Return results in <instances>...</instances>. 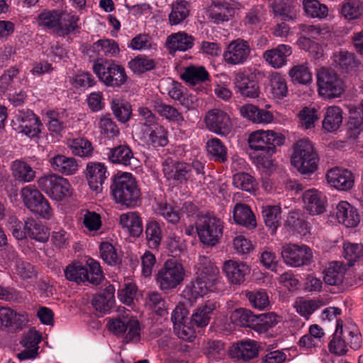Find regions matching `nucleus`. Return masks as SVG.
Returning a JSON list of instances; mask_svg holds the SVG:
<instances>
[{
  "mask_svg": "<svg viewBox=\"0 0 363 363\" xmlns=\"http://www.w3.org/2000/svg\"><path fill=\"white\" fill-rule=\"evenodd\" d=\"M218 268L208 257H200L197 277L195 281L183 290V296L190 302H195L199 297L213 291L218 279Z\"/></svg>",
  "mask_w": 363,
  "mask_h": 363,
  "instance_id": "obj_1",
  "label": "nucleus"
},
{
  "mask_svg": "<svg viewBox=\"0 0 363 363\" xmlns=\"http://www.w3.org/2000/svg\"><path fill=\"white\" fill-rule=\"evenodd\" d=\"M111 192L116 203L127 208H133L140 201V190L137 182L130 173L116 176L111 185Z\"/></svg>",
  "mask_w": 363,
  "mask_h": 363,
  "instance_id": "obj_2",
  "label": "nucleus"
},
{
  "mask_svg": "<svg viewBox=\"0 0 363 363\" xmlns=\"http://www.w3.org/2000/svg\"><path fill=\"white\" fill-rule=\"evenodd\" d=\"M318 162V155L308 138L300 139L294 143L291 163L300 174L311 175L317 170Z\"/></svg>",
  "mask_w": 363,
  "mask_h": 363,
  "instance_id": "obj_3",
  "label": "nucleus"
},
{
  "mask_svg": "<svg viewBox=\"0 0 363 363\" xmlns=\"http://www.w3.org/2000/svg\"><path fill=\"white\" fill-rule=\"evenodd\" d=\"M108 328L115 335L122 336L125 342H138L140 340L141 325L138 319L124 307H119L116 316L109 320Z\"/></svg>",
  "mask_w": 363,
  "mask_h": 363,
  "instance_id": "obj_4",
  "label": "nucleus"
},
{
  "mask_svg": "<svg viewBox=\"0 0 363 363\" xmlns=\"http://www.w3.org/2000/svg\"><path fill=\"white\" fill-rule=\"evenodd\" d=\"M92 70L106 86L120 88L128 79L125 68L114 61L97 59L93 63Z\"/></svg>",
  "mask_w": 363,
  "mask_h": 363,
  "instance_id": "obj_5",
  "label": "nucleus"
},
{
  "mask_svg": "<svg viewBox=\"0 0 363 363\" xmlns=\"http://www.w3.org/2000/svg\"><path fill=\"white\" fill-rule=\"evenodd\" d=\"M37 182L43 191L57 201H61L72 194L73 189L69 182L62 176L50 174L40 177Z\"/></svg>",
  "mask_w": 363,
  "mask_h": 363,
  "instance_id": "obj_6",
  "label": "nucleus"
},
{
  "mask_svg": "<svg viewBox=\"0 0 363 363\" xmlns=\"http://www.w3.org/2000/svg\"><path fill=\"white\" fill-rule=\"evenodd\" d=\"M317 85L318 94L325 99L339 97L345 91L342 80L333 69L326 67L318 70Z\"/></svg>",
  "mask_w": 363,
  "mask_h": 363,
  "instance_id": "obj_7",
  "label": "nucleus"
},
{
  "mask_svg": "<svg viewBox=\"0 0 363 363\" xmlns=\"http://www.w3.org/2000/svg\"><path fill=\"white\" fill-rule=\"evenodd\" d=\"M185 271L183 265L175 259H167L158 271L157 283L162 291L176 288L184 280Z\"/></svg>",
  "mask_w": 363,
  "mask_h": 363,
  "instance_id": "obj_8",
  "label": "nucleus"
},
{
  "mask_svg": "<svg viewBox=\"0 0 363 363\" xmlns=\"http://www.w3.org/2000/svg\"><path fill=\"white\" fill-rule=\"evenodd\" d=\"M285 138L282 134L273 130H259L252 132L248 138V144L251 150L255 152L274 154L276 145L284 143Z\"/></svg>",
  "mask_w": 363,
  "mask_h": 363,
  "instance_id": "obj_9",
  "label": "nucleus"
},
{
  "mask_svg": "<svg viewBox=\"0 0 363 363\" xmlns=\"http://www.w3.org/2000/svg\"><path fill=\"white\" fill-rule=\"evenodd\" d=\"M223 222L215 216H202L196 225V231L201 242L216 245L223 235Z\"/></svg>",
  "mask_w": 363,
  "mask_h": 363,
  "instance_id": "obj_10",
  "label": "nucleus"
},
{
  "mask_svg": "<svg viewBox=\"0 0 363 363\" xmlns=\"http://www.w3.org/2000/svg\"><path fill=\"white\" fill-rule=\"evenodd\" d=\"M251 52L250 42L242 38H237L228 45L223 57L228 65H241L250 58Z\"/></svg>",
  "mask_w": 363,
  "mask_h": 363,
  "instance_id": "obj_11",
  "label": "nucleus"
},
{
  "mask_svg": "<svg viewBox=\"0 0 363 363\" xmlns=\"http://www.w3.org/2000/svg\"><path fill=\"white\" fill-rule=\"evenodd\" d=\"M281 256L286 264L298 267L309 264L313 258V253L305 245L286 244L282 247Z\"/></svg>",
  "mask_w": 363,
  "mask_h": 363,
  "instance_id": "obj_12",
  "label": "nucleus"
},
{
  "mask_svg": "<svg viewBox=\"0 0 363 363\" xmlns=\"http://www.w3.org/2000/svg\"><path fill=\"white\" fill-rule=\"evenodd\" d=\"M207 128L216 134L220 135H228L232 130L233 124L230 116L220 109L209 111L205 118Z\"/></svg>",
  "mask_w": 363,
  "mask_h": 363,
  "instance_id": "obj_13",
  "label": "nucleus"
},
{
  "mask_svg": "<svg viewBox=\"0 0 363 363\" xmlns=\"http://www.w3.org/2000/svg\"><path fill=\"white\" fill-rule=\"evenodd\" d=\"M28 322L26 313H18L9 307L0 306V328L11 332L21 330Z\"/></svg>",
  "mask_w": 363,
  "mask_h": 363,
  "instance_id": "obj_14",
  "label": "nucleus"
},
{
  "mask_svg": "<svg viewBox=\"0 0 363 363\" xmlns=\"http://www.w3.org/2000/svg\"><path fill=\"white\" fill-rule=\"evenodd\" d=\"M17 120L21 123L18 126L19 133L24 134L30 138L39 136L43 124L40 118L32 111H20L17 116Z\"/></svg>",
  "mask_w": 363,
  "mask_h": 363,
  "instance_id": "obj_15",
  "label": "nucleus"
},
{
  "mask_svg": "<svg viewBox=\"0 0 363 363\" xmlns=\"http://www.w3.org/2000/svg\"><path fill=\"white\" fill-rule=\"evenodd\" d=\"M223 270L230 284L240 285L246 280L251 269L243 262L229 259L223 263Z\"/></svg>",
  "mask_w": 363,
  "mask_h": 363,
  "instance_id": "obj_16",
  "label": "nucleus"
},
{
  "mask_svg": "<svg viewBox=\"0 0 363 363\" xmlns=\"http://www.w3.org/2000/svg\"><path fill=\"white\" fill-rule=\"evenodd\" d=\"M106 167L101 162H89L86 164L85 176L89 187L96 192H101L108 177Z\"/></svg>",
  "mask_w": 363,
  "mask_h": 363,
  "instance_id": "obj_17",
  "label": "nucleus"
},
{
  "mask_svg": "<svg viewBox=\"0 0 363 363\" xmlns=\"http://www.w3.org/2000/svg\"><path fill=\"white\" fill-rule=\"evenodd\" d=\"M325 177L328 183L339 191H348L354 186V175L346 169L333 168L328 171Z\"/></svg>",
  "mask_w": 363,
  "mask_h": 363,
  "instance_id": "obj_18",
  "label": "nucleus"
},
{
  "mask_svg": "<svg viewBox=\"0 0 363 363\" xmlns=\"http://www.w3.org/2000/svg\"><path fill=\"white\" fill-rule=\"evenodd\" d=\"M304 208L311 215H320L326 210L327 200L319 191L311 189L306 191L302 196Z\"/></svg>",
  "mask_w": 363,
  "mask_h": 363,
  "instance_id": "obj_19",
  "label": "nucleus"
},
{
  "mask_svg": "<svg viewBox=\"0 0 363 363\" xmlns=\"http://www.w3.org/2000/svg\"><path fill=\"white\" fill-rule=\"evenodd\" d=\"M292 54V48L286 44L278 45L263 53L264 60L274 69H279L287 63V58Z\"/></svg>",
  "mask_w": 363,
  "mask_h": 363,
  "instance_id": "obj_20",
  "label": "nucleus"
},
{
  "mask_svg": "<svg viewBox=\"0 0 363 363\" xmlns=\"http://www.w3.org/2000/svg\"><path fill=\"white\" fill-rule=\"evenodd\" d=\"M336 218L340 223L347 228H354L360 222V216L357 210L345 201H341L337 203Z\"/></svg>",
  "mask_w": 363,
  "mask_h": 363,
  "instance_id": "obj_21",
  "label": "nucleus"
},
{
  "mask_svg": "<svg viewBox=\"0 0 363 363\" xmlns=\"http://www.w3.org/2000/svg\"><path fill=\"white\" fill-rule=\"evenodd\" d=\"M194 44V38L184 31L172 33L166 40V46L171 55L177 51L185 52L191 49Z\"/></svg>",
  "mask_w": 363,
  "mask_h": 363,
  "instance_id": "obj_22",
  "label": "nucleus"
},
{
  "mask_svg": "<svg viewBox=\"0 0 363 363\" xmlns=\"http://www.w3.org/2000/svg\"><path fill=\"white\" fill-rule=\"evenodd\" d=\"M234 84L236 92L244 97L255 99L259 96V87L257 82L243 72L235 74Z\"/></svg>",
  "mask_w": 363,
  "mask_h": 363,
  "instance_id": "obj_23",
  "label": "nucleus"
},
{
  "mask_svg": "<svg viewBox=\"0 0 363 363\" xmlns=\"http://www.w3.org/2000/svg\"><path fill=\"white\" fill-rule=\"evenodd\" d=\"M50 164L53 170L66 176L76 174L79 167L75 158L60 154L52 157Z\"/></svg>",
  "mask_w": 363,
  "mask_h": 363,
  "instance_id": "obj_24",
  "label": "nucleus"
},
{
  "mask_svg": "<svg viewBox=\"0 0 363 363\" xmlns=\"http://www.w3.org/2000/svg\"><path fill=\"white\" fill-rule=\"evenodd\" d=\"M229 352L233 358L247 361L258 354V347L255 341L248 340L234 344Z\"/></svg>",
  "mask_w": 363,
  "mask_h": 363,
  "instance_id": "obj_25",
  "label": "nucleus"
},
{
  "mask_svg": "<svg viewBox=\"0 0 363 363\" xmlns=\"http://www.w3.org/2000/svg\"><path fill=\"white\" fill-rule=\"evenodd\" d=\"M163 172L169 180L183 182L187 181L191 175V165L185 162H177L172 165L163 166Z\"/></svg>",
  "mask_w": 363,
  "mask_h": 363,
  "instance_id": "obj_26",
  "label": "nucleus"
},
{
  "mask_svg": "<svg viewBox=\"0 0 363 363\" xmlns=\"http://www.w3.org/2000/svg\"><path fill=\"white\" fill-rule=\"evenodd\" d=\"M331 60L333 65L342 72H348L359 64L353 53L342 50L334 52Z\"/></svg>",
  "mask_w": 363,
  "mask_h": 363,
  "instance_id": "obj_27",
  "label": "nucleus"
},
{
  "mask_svg": "<svg viewBox=\"0 0 363 363\" xmlns=\"http://www.w3.org/2000/svg\"><path fill=\"white\" fill-rule=\"evenodd\" d=\"M25 229L26 236L40 242H45L50 237L48 228L41 222L33 218H28L25 220Z\"/></svg>",
  "mask_w": 363,
  "mask_h": 363,
  "instance_id": "obj_28",
  "label": "nucleus"
},
{
  "mask_svg": "<svg viewBox=\"0 0 363 363\" xmlns=\"http://www.w3.org/2000/svg\"><path fill=\"white\" fill-rule=\"evenodd\" d=\"M120 225L127 229L133 237H138L143 230L142 219L137 212L123 213L119 218Z\"/></svg>",
  "mask_w": 363,
  "mask_h": 363,
  "instance_id": "obj_29",
  "label": "nucleus"
},
{
  "mask_svg": "<svg viewBox=\"0 0 363 363\" xmlns=\"http://www.w3.org/2000/svg\"><path fill=\"white\" fill-rule=\"evenodd\" d=\"M48 130L60 134L69 123L68 113L65 110H50L46 113Z\"/></svg>",
  "mask_w": 363,
  "mask_h": 363,
  "instance_id": "obj_30",
  "label": "nucleus"
},
{
  "mask_svg": "<svg viewBox=\"0 0 363 363\" xmlns=\"http://www.w3.org/2000/svg\"><path fill=\"white\" fill-rule=\"evenodd\" d=\"M208 73L203 66L190 65L184 68L181 78L186 84L195 86L205 82L208 79Z\"/></svg>",
  "mask_w": 363,
  "mask_h": 363,
  "instance_id": "obj_31",
  "label": "nucleus"
},
{
  "mask_svg": "<svg viewBox=\"0 0 363 363\" xmlns=\"http://www.w3.org/2000/svg\"><path fill=\"white\" fill-rule=\"evenodd\" d=\"M91 50L99 56L107 57H116L121 51L118 43L109 38L98 40L92 44Z\"/></svg>",
  "mask_w": 363,
  "mask_h": 363,
  "instance_id": "obj_32",
  "label": "nucleus"
},
{
  "mask_svg": "<svg viewBox=\"0 0 363 363\" xmlns=\"http://www.w3.org/2000/svg\"><path fill=\"white\" fill-rule=\"evenodd\" d=\"M342 111L339 106H329L326 108L323 128L328 132H335L342 125Z\"/></svg>",
  "mask_w": 363,
  "mask_h": 363,
  "instance_id": "obj_33",
  "label": "nucleus"
},
{
  "mask_svg": "<svg viewBox=\"0 0 363 363\" xmlns=\"http://www.w3.org/2000/svg\"><path fill=\"white\" fill-rule=\"evenodd\" d=\"M235 13V6L227 1L214 2L211 10V18L216 23L228 21Z\"/></svg>",
  "mask_w": 363,
  "mask_h": 363,
  "instance_id": "obj_34",
  "label": "nucleus"
},
{
  "mask_svg": "<svg viewBox=\"0 0 363 363\" xmlns=\"http://www.w3.org/2000/svg\"><path fill=\"white\" fill-rule=\"evenodd\" d=\"M262 217L266 226L274 235L281 225V210L279 206H266L262 207Z\"/></svg>",
  "mask_w": 363,
  "mask_h": 363,
  "instance_id": "obj_35",
  "label": "nucleus"
},
{
  "mask_svg": "<svg viewBox=\"0 0 363 363\" xmlns=\"http://www.w3.org/2000/svg\"><path fill=\"white\" fill-rule=\"evenodd\" d=\"M59 14L58 33L63 35H69L79 28V16L67 11H60Z\"/></svg>",
  "mask_w": 363,
  "mask_h": 363,
  "instance_id": "obj_36",
  "label": "nucleus"
},
{
  "mask_svg": "<svg viewBox=\"0 0 363 363\" xmlns=\"http://www.w3.org/2000/svg\"><path fill=\"white\" fill-rule=\"evenodd\" d=\"M233 218L236 223L249 228L256 226L255 216L246 204L238 203L233 209Z\"/></svg>",
  "mask_w": 363,
  "mask_h": 363,
  "instance_id": "obj_37",
  "label": "nucleus"
},
{
  "mask_svg": "<svg viewBox=\"0 0 363 363\" xmlns=\"http://www.w3.org/2000/svg\"><path fill=\"white\" fill-rule=\"evenodd\" d=\"M216 308L214 302L208 301L203 306L197 308L191 315V321L197 327H206L210 321L213 311Z\"/></svg>",
  "mask_w": 363,
  "mask_h": 363,
  "instance_id": "obj_38",
  "label": "nucleus"
},
{
  "mask_svg": "<svg viewBox=\"0 0 363 363\" xmlns=\"http://www.w3.org/2000/svg\"><path fill=\"white\" fill-rule=\"evenodd\" d=\"M346 269L340 262H332L325 270L324 281L329 285L340 284L344 279Z\"/></svg>",
  "mask_w": 363,
  "mask_h": 363,
  "instance_id": "obj_39",
  "label": "nucleus"
},
{
  "mask_svg": "<svg viewBox=\"0 0 363 363\" xmlns=\"http://www.w3.org/2000/svg\"><path fill=\"white\" fill-rule=\"evenodd\" d=\"M146 142L153 147H164L168 143L167 130L160 124H152L147 133Z\"/></svg>",
  "mask_w": 363,
  "mask_h": 363,
  "instance_id": "obj_40",
  "label": "nucleus"
},
{
  "mask_svg": "<svg viewBox=\"0 0 363 363\" xmlns=\"http://www.w3.org/2000/svg\"><path fill=\"white\" fill-rule=\"evenodd\" d=\"M11 170L15 179L21 182H30L35 177V172L28 164L22 160L13 161Z\"/></svg>",
  "mask_w": 363,
  "mask_h": 363,
  "instance_id": "obj_41",
  "label": "nucleus"
},
{
  "mask_svg": "<svg viewBox=\"0 0 363 363\" xmlns=\"http://www.w3.org/2000/svg\"><path fill=\"white\" fill-rule=\"evenodd\" d=\"M107 155L111 162L125 166L130 165L131 160L133 158L132 150L127 145H119L111 148Z\"/></svg>",
  "mask_w": 363,
  "mask_h": 363,
  "instance_id": "obj_42",
  "label": "nucleus"
},
{
  "mask_svg": "<svg viewBox=\"0 0 363 363\" xmlns=\"http://www.w3.org/2000/svg\"><path fill=\"white\" fill-rule=\"evenodd\" d=\"M154 108L160 116L170 122L180 124L184 120L182 113L171 105L156 101L154 103Z\"/></svg>",
  "mask_w": 363,
  "mask_h": 363,
  "instance_id": "obj_43",
  "label": "nucleus"
},
{
  "mask_svg": "<svg viewBox=\"0 0 363 363\" xmlns=\"http://www.w3.org/2000/svg\"><path fill=\"white\" fill-rule=\"evenodd\" d=\"M145 235L148 246L152 249H157L162 239V225L155 220L148 222L145 228Z\"/></svg>",
  "mask_w": 363,
  "mask_h": 363,
  "instance_id": "obj_44",
  "label": "nucleus"
},
{
  "mask_svg": "<svg viewBox=\"0 0 363 363\" xmlns=\"http://www.w3.org/2000/svg\"><path fill=\"white\" fill-rule=\"evenodd\" d=\"M207 152L214 161L225 162L228 160V149L222 141L216 138L208 140L206 143Z\"/></svg>",
  "mask_w": 363,
  "mask_h": 363,
  "instance_id": "obj_45",
  "label": "nucleus"
},
{
  "mask_svg": "<svg viewBox=\"0 0 363 363\" xmlns=\"http://www.w3.org/2000/svg\"><path fill=\"white\" fill-rule=\"evenodd\" d=\"M270 90L272 97L277 100L282 99L288 94V86L284 76L275 72L271 74Z\"/></svg>",
  "mask_w": 363,
  "mask_h": 363,
  "instance_id": "obj_46",
  "label": "nucleus"
},
{
  "mask_svg": "<svg viewBox=\"0 0 363 363\" xmlns=\"http://www.w3.org/2000/svg\"><path fill=\"white\" fill-rule=\"evenodd\" d=\"M189 15V6L184 0L177 1L172 4V11L169 15L171 25H178L182 23Z\"/></svg>",
  "mask_w": 363,
  "mask_h": 363,
  "instance_id": "obj_47",
  "label": "nucleus"
},
{
  "mask_svg": "<svg viewBox=\"0 0 363 363\" xmlns=\"http://www.w3.org/2000/svg\"><path fill=\"white\" fill-rule=\"evenodd\" d=\"M340 332L351 348L357 350L360 347L362 337L356 325L348 324L344 327L340 325Z\"/></svg>",
  "mask_w": 363,
  "mask_h": 363,
  "instance_id": "obj_48",
  "label": "nucleus"
},
{
  "mask_svg": "<svg viewBox=\"0 0 363 363\" xmlns=\"http://www.w3.org/2000/svg\"><path fill=\"white\" fill-rule=\"evenodd\" d=\"M303 8L306 14L313 18L323 19L328 15L327 6L318 0H303Z\"/></svg>",
  "mask_w": 363,
  "mask_h": 363,
  "instance_id": "obj_49",
  "label": "nucleus"
},
{
  "mask_svg": "<svg viewBox=\"0 0 363 363\" xmlns=\"http://www.w3.org/2000/svg\"><path fill=\"white\" fill-rule=\"evenodd\" d=\"M230 320L235 325L253 328L256 315H253L250 310L240 308L232 312Z\"/></svg>",
  "mask_w": 363,
  "mask_h": 363,
  "instance_id": "obj_50",
  "label": "nucleus"
},
{
  "mask_svg": "<svg viewBox=\"0 0 363 363\" xmlns=\"http://www.w3.org/2000/svg\"><path fill=\"white\" fill-rule=\"evenodd\" d=\"M129 68L135 74H142L155 68L156 62L145 55H139L128 62Z\"/></svg>",
  "mask_w": 363,
  "mask_h": 363,
  "instance_id": "obj_51",
  "label": "nucleus"
},
{
  "mask_svg": "<svg viewBox=\"0 0 363 363\" xmlns=\"http://www.w3.org/2000/svg\"><path fill=\"white\" fill-rule=\"evenodd\" d=\"M145 306L160 316L167 315V306L165 300L158 292H150L145 298Z\"/></svg>",
  "mask_w": 363,
  "mask_h": 363,
  "instance_id": "obj_52",
  "label": "nucleus"
},
{
  "mask_svg": "<svg viewBox=\"0 0 363 363\" xmlns=\"http://www.w3.org/2000/svg\"><path fill=\"white\" fill-rule=\"evenodd\" d=\"M67 145L72 154L78 157H89L93 152V147L91 142L83 138L69 140Z\"/></svg>",
  "mask_w": 363,
  "mask_h": 363,
  "instance_id": "obj_53",
  "label": "nucleus"
},
{
  "mask_svg": "<svg viewBox=\"0 0 363 363\" xmlns=\"http://www.w3.org/2000/svg\"><path fill=\"white\" fill-rule=\"evenodd\" d=\"M233 185L240 189L248 192H254L257 190V184L255 179L246 172H238L233 177Z\"/></svg>",
  "mask_w": 363,
  "mask_h": 363,
  "instance_id": "obj_54",
  "label": "nucleus"
},
{
  "mask_svg": "<svg viewBox=\"0 0 363 363\" xmlns=\"http://www.w3.org/2000/svg\"><path fill=\"white\" fill-rule=\"evenodd\" d=\"M66 279L77 283L86 281L88 277V269L79 263L69 264L65 269Z\"/></svg>",
  "mask_w": 363,
  "mask_h": 363,
  "instance_id": "obj_55",
  "label": "nucleus"
},
{
  "mask_svg": "<svg viewBox=\"0 0 363 363\" xmlns=\"http://www.w3.org/2000/svg\"><path fill=\"white\" fill-rule=\"evenodd\" d=\"M298 28L306 35L323 43L331 37V32L328 27L301 23L298 25Z\"/></svg>",
  "mask_w": 363,
  "mask_h": 363,
  "instance_id": "obj_56",
  "label": "nucleus"
},
{
  "mask_svg": "<svg viewBox=\"0 0 363 363\" xmlns=\"http://www.w3.org/2000/svg\"><path fill=\"white\" fill-rule=\"evenodd\" d=\"M363 12L360 0H345L342 4L340 13L348 20L358 18Z\"/></svg>",
  "mask_w": 363,
  "mask_h": 363,
  "instance_id": "obj_57",
  "label": "nucleus"
},
{
  "mask_svg": "<svg viewBox=\"0 0 363 363\" xmlns=\"http://www.w3.org/2000/svg\"><path fill=\"white\" fill-rule=\"evenodd\" d=\"M60 10H44L38 16V24L58 33Z\"/></svg>",
  "mask_w": 363,
  "mask_h": 363,
  "instance_id": "obj_58",
  "label": "nucleus"
},
{
  "mask_svg": "<svg viewBox=\"0 0 363 363\" xmlns=\"http://www.w3.org/2000/svg\"><path fill=\"white\" fill-rule=\"evenodd\" d=\"M278 318V315L274 313H263L257 316L256 315L253 328L259 333H265L279 322Z\"/></svg>",
  "mask_w": 363,
  "mask_h": 363,
  "instance_id": "obj_59",
  "label": "nucleus"
},
{
  "mask_svg": "<svg viewBox=\"0 0 363 363\" xmlns=\"http://www.w3.org/2000/svg\"><path fill=\"white\" fill-rule=\"evenodd\" d=\"M275 16L285 21H294L297 18V11L294 6L286 3H274L272 6Z\"/></svg>",
  "mask_w": 363,
  "mask_h": 363,
  "instance_id": "obj_60",
  "label": "nucleus"
},
{
  "mask_svg": "<svg viewBox=\"0 0 363 363\" xmlns=\"http://www.w3.org/2000/svg\"><path fill=\"white\" fill-rule=\"evenodd\" d=\"M111 109L118 121L125 123L129 120L131 115V106L128 102L119 99H113Z\"/></svg>",
  "mask_w": 363,
  "mask_h": 363,
  "instance_id": "obj_61",
  "label": "nucleus"
},
{
  "mask_svg": "<svg viewBox=\"0 0 363 363\" xmlns=\"http://www.w3.org/2000/svg\"><path fill=\"white\" fill-rule=\"evenodd\" d=\"M347 345L346 340H345L340 332V323L337 322L336 330L328 345L329 350L331 353L336 355H344L347 352Z\"/></svg>",
  "mask_w": 363,
  "mask_h": 363,
  "instance_id": "obj_62",
  "label": "nucleus"
},
{
  "mask_svg": "<svg viewBox=\"0 0 363 363\" xmlns=\"http://www.w3.org/2000/svg\"><path fill=\"white\" fill-rule=\"evenodd\" d=\"M246 297L255 308L264 310L269 306V296L263 290L247 292Z\"/></svg>",
  "mask_w": 363,
  "mask_h": 363,
  "instance_id": "obj_63",
  "label": "nucleus"
},
{
  "mask_svg": "<svg viewBox=\"0 0 363 363\" xmlns=\"http://www.w3.org/2000/svg\"><path fill=\"white\" fill-rule=\"evenodd\" d=\"M289 74L294 82L306 84L311 82L312 76L308 67L306 65H298L293 67Z\"/></svg>",
  "mask_w": 363,
  "mask_h": 363,
  "instance_id": "obj_64",
  "label": "nucleus"
}]
</instances>
